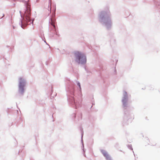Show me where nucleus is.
I'll use <instances>...</instances> for the list:
<instances>
[{"instance_id": "nucleus-5", "label": "nucleus", "mask_w": 160, "mask_h": 160, "mask_svg": "<svg viewBox=\"0 0 160 160\" xmlns=\"http://www.w3.org/2000/svg\"><path fill=\"white\" fill-rule=\"evenodd\" d=\"M51 24L54 27V28H55V25H54V20L53 19H51Z\"/></svg>"}, {"instance_id": "nucleus-6", "label": "nucleus", "mask_w": 160, "mask_h": 160, "mask_svg": "<svg viewBox=\"0 0 160 160\" xmlns=\"http://www.w3.org/2000/svg\"><path fill=\"white\" fill-rule=\"evenodd\" d=\"M78 86H79V87H80V88H81V87H80V84L79 83H78Z\"/></svg>"}, {"instance_id": "nucleus-4", "label": "nucleus", "mask_w": 160, "mask_h": 160, "mask_svg": "<svg viewBox=\"0 0 160 160\" xmlns=\"http://www.w3.org/2000/svg\"><path fill=\"white\" fill-rule=\"evenodd\" d=\"M101 152L103 156L105 157L107 160H111V159L105 150H101Z\"/></svg>"}, {"instance_id": "nucleus-2", "label": "nucleus", "mask_w": 160, "mask_h": 160, "mask_svg": "<svg viewBox=\"0 0 160 160\" xmlns=\"http://www.w3.org/2000/svg\"><path fill=\"white\" fill-rule=\"evenodd\" d=\"M75 54L76 58V61L78 63L83 64L86 62V57L83 54L78 52H76Z\"/></svg>"}, {"instance_id": "nucleus-1", "label": "nucleus", "mask_w": 160, "mask_h": 160, "mask_svg": "<svg viewBox=\"0 0 160 160\" xmlns=\"http://www.w3.org/2000/svg\"><path fill=\"white\" fill-rule=\"evenodd\" d=\"M31 9L29 5L27 7V10L25 12L23 19L22 21V24L27 25L30 24L31 23H33L34 19L32 20L30 18Z\"/></svg>"}, {"instance_id": "nucleus-3", "label": "nucleus", "mask_w": 160, "mask_h": 160, "mask_svg": "<svg viewBox=\"0 0 160 160\" xmlns=\"http://www.w3.org/2000/svg\"><path fill=\"white\" fill-rule=\"evenodd\" d=\"M19 87L20 88L22 89L25 86V82L24 80L22 78H20L19 79Z\"/></svg>"}]
</instances>
